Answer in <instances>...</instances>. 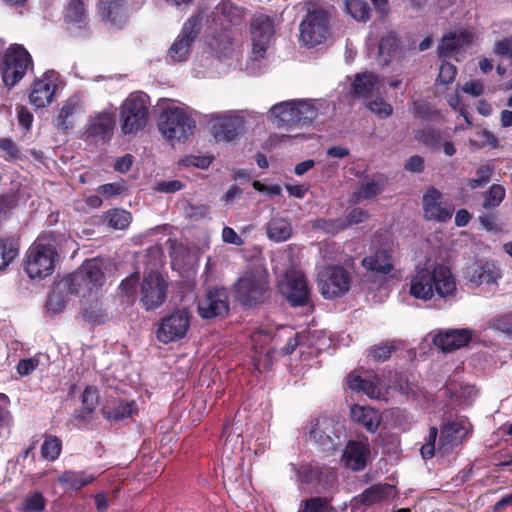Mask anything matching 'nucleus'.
I'll return each instance as SVG.
<instances>
[{"instance_id":"16","label":"nucleus","mask_w":512,"mask_h":512,"mask_svg":"<svg viewBox=\"0 0 512 512\" xmlns=\"http://www.w3.org/2000/svg\"><path fill=\"white\" fill-rule=\"evenodd\" d=\"M279 291L292 307H303L311 301L307 279L300 273L287 275L280 284Z\"/></svg>"},{"instance_id":"64","label":"nucleus","mask_w":512,"mask_h":512,"mask_svg":"<svg viewBox=\"0 0 512 512\" xmlns=\"http://www.w3.org/2000/svg\"><path fill=\"white\" fill-rule=\"evenodd\" d=\"M393 388L403 395H409L413 392L412 384L409 382L407 376L402 373L395 374Z\"/></svg>"},{"instance_id":"31","label":"nucleus","mask_w":512,"mask_h":512,"mask_svg":"<svg viewBox=\"0 0 512 512\" xmlns=\"http://www.w3.org/2000/svg\"><path fill=\"white\" fill-rule=\"evenodd\" d=\"M388 183V177L383 173H375L365 177L357 186L355 193L358 199L369 200L383 193Z\"/></svg>"},{"instance_id":"63","label":"nucleus","mask_w":512,"mask_h":512,"mask_svg":"<svg viewBox=\"0 0 512 512\" xmlns=\"http://www.w3.org/2000/svg\"><path fill=\"white\" fill-rule=\"evenodd\" d=\"M493 327L507 335L512 336V312L503 314L494 319Z\"/></svg>"},{"instance_id":"1","label":"nucleus","mask_w":512,"mask_h":512,"mask_svg":"<svg viewBox=\"0 0 512 512\" xmlns=\"http://www.w3.org/2000/svg\"><path fill=\"white\" fill-rule=\"evenodd\" d=\"M456 293V281L443 264L417 265L409 277V294L422 301L433 297L448 300Z\"/></svg>"},{"instance_id":"19","label":"nucleus","mask_w":512,"mask_h":512,"mask_svg":"<svg viewBox=\"0 0 512 512\" xmlns=\"http://www.w3.org/2000/svg\"><path fill=\"white\" fill-rule=\"evenodd\" d=\"M57 85L55 83L54 72L47 71L41 78H36L29 93V102L35 108H44L53 101Z\"/></svg>"},{"instance_id":"12","label":"nucleus","mask_w":512,"mask_h":512,"mask_svg":"<svg viewBox=\"0 0 512 512\" xmlns=\"http://www.w3.org/2000/svg\"><path fill=\"white\" fill-rule=\"evenodd\" d=\"M202 19L199 15L190 17L183 25L182 30L167 52V59L172 62L186 61L192 44L200 34Z\"/></svg>"},{"instance_id":"7","label":"nucleus","mask_w":512,"mask_h":512,"mask_svg":"<svg viewBox=\"0 0 512 512\" xmlns=\"http://www.w3.org/2000/svg\"><path fill=\"white\" fill-rule=\"evenodd\" d=\"M270 113L277 119L278 127L296 128L312 124L318 110L312 101L290 100L275 104Z\"/></svg>"},{"instance_id":"62","label":"nucleus","mask_w":512,"mask_h":512,"mask_svg":"<svg viewBox=\"0 0 512 512\" xmlns=\"http://www.w3.org/2000/svg\"><path fill=\"white\" fill-rule=\"evenodd\" d=\"M126 190L125 186L122 183H107L100 185L97 188V192L99 195H102L105 198H111L117 195L122 194Z\"/></svg>"},{"instance_id":"36","label":"nucleus","mask_w":512,"mask_h":512,"mask_svg":"<svg viewBox=\"0 0 512 512\" xmlns=\"http://www.w3.org/2000/svg\"><path fill=\"white\" fill-rule=\"evenodd\" d=\"M95 476L84 471H64L57 479V483L66 490H80L91 484Z\"/></svg>"},{"instance_id":"58","label":"nucleus","mask_w":512,"mask_h":512,"mask_svg":"<svg viewBox=\"0 0 512 512\" xmlns=\"http://www.w3.org/2000/svg\"><path fill=\"white\" fill-rule=\"evenodd\" d=\"M456 75V66L444 60L440 65L437 81L441 84H450L455 80Z\"/></svg>"},{"instance_id":"2","label":"nucleus","mask_w":512,"mask_h":512,"mask_svg":"<svg viewBox=\"0 0 512 512\" xmlns=\"http://www.w3.org/2000/svg\"><path fill=\"white\" fill-rule=\"evenodd\" d=\"M59 240V234L44 232L29 247L24 264L29 278L43 279L54 272L55 263L59 257Z\"/></svg>"},{"instance_id":"41","label":"nucleus","mask_w":512,"mask_h":512,"mask_svg":"<svg viewBox=\"0 0 512 512\" xmlns=\"http://www.w3.org/2000/svg\"><path fill=\"white\" fill-rule=\"evenodd\" d=\"M267 236L276 242L288 240L292 235L291 224L283 218H273L267 224Z\"/></svg>"},{"instance_id":"34","label":"nucleus","mask_w":512,"mask_h":512,"mask_svg":"<svg viewBox=\"0 0 512 512\" xmlns=\"http://www.w3.org/2000/svg\"><path fill=\"white\" fill-rule=\"evenodd\" d=\"M292 469L297 474L298 480L302 484L310 485L314 488L318 487L324 477V468L318 463H306L301 466L291 464Z\"/></svg>"},{"instance_id":"15","label":"nucleus","mask_w":512,"mask_h":512,"mask_svg":"<svg viewBox=\"0 0 512 512\" xmlns=\"http://www.w3.org/2000/svg\"><path fill=\"white\" fill-rule=\"evenodd\" d=\"M250 33L253 54L264 58L275 35L274 20L268 15H255L250 21Z\"/></svg>"},{"instance_id":"48","label":"nucleus","mask_w":512,"mask_h":512,"mask_svg":"<svg viewBox=\"0 0 512 512\" xmlns=\"http://www.w3.org/2000/svg\"><path fill=\"white\" fill-rule=\"evenodd\" d=\"M396 349L397 346L394 341H384L371 346L368 349V357L376 362H384L391 357Z\"/></svg>"},{"instance_id":"61","label":"nucleus","mask_w":512,"mask_h":512,"mask_svg":"<svg viewBox=\"0 0 512 512\" xmlns=\"http://www.w3.org/2000/svg\"><path fill=\"white\" fill-rule=\"evenodd\" d=\"M437 111L433 110L427 103L422 101H414L413 115L421 120H431Z\"/></svg>"},{"instance_id":"11","label":"nucleus","mask_w":512,"mask_h":512,"mask_svg":"<svg viewBox=\"0 0 512 512\" xmlns=\"http://www.w3.org/2000/svg\"><path fill=\"white\" fill-rule=\"evenodd\" d=\"M78 293L91 292L102 287L106 281L101 263L96 259H88L73 273L66 276Z\"/></svg>"},{"instance_id":"38","label":"nucleus","mask_w":512,"mask_h":512,"mask_svg":"<svg viewBox=\"0 0 512 512\" xmlns=\"http://www.w3.org/2000/svg\"><path fill=\"white\" fill-rule=\"evenodd\" d=\"M138 412L137 403L134 400H121L113 409L102 408V416L108 421L119 422L132 417Z\"/></svg>"},{"instance_id":"51","label":"nucleus","mask_w":512,"mask_h":512,"mask_svg":"<svg viewBox=\"0 0 512 512\" xmlns=\"http://www.w3.org/2000/svg\"><path fill=\"white\" fill-rule=\"evenodd\" d=\"M82 318L92 325L104 323L105 314L101 304L97 300L89 302L83 310Z\"/></svg>"},{"instance_id":"27","label":"nucleus","mask_w":512,"mask_h":512,"mask_svg":"<svg viewBox=\"0 0 512 512\" xmlns=\"http://www.w3.org/2000/svg\"><path fill=\"white\" fill-rule=\"evenodd\" d=\"M473 40L472 34L467 30L460 32H449L441 38L437 47L439 58H446L452 53L457 52L464 46L469 45Z\"/></svg>"},{"instance_id":"29","label":"nucleus","mask_w":512,"mask_h":512,"mask_svg":"<svg viewBox=\"0 0 512 512\" xmlns=\"http://www.w3.org/2000/svg\"><path fill=\"white\" fill-rule=\"evenodd\" d=\"M471 340V333L465 329L448 330L439 333L434 338V343L443 352H452L467 345Z\"/></svg>"},{"instance_id":"56","label":"nucleus","mask_w":512,"mask_h":512,"mask_svg":"<svg viewBox=\"0 0 512 512\" xmlns=\"http://www.w3.org/2000/svg\"><path fill=\"white\" fill-rule=\"evenodd\" d=\"M315 227L323 230L326 233L335 235L347 228V223L343 219H318Z\"/></svg>"},{"instance_id":"52","label":"nucleus","mask_w":512,"mask_h":512,"mask_svg":"<svg viewBox=\"0 0 512 512\" xmlns=\"http://www.w3.org/2000/svg\"><path fill=\"white\" fill-rule=\"evenodd\" d=\"M329 508L328 498L316 496L303 500L298 512H328Z\"/></svg>"},{"instance_id":"46","label":"nucleus","mask_w":512,"mask_h":512,"mask_svg":"<svg viewBox=\"0 0 512 512\" xmlns=\"http://www.w3.org/2000/svg\"><path fill=\"white\" fill-rule=\"evenodd\" d=\"M415 139L431 149H438L441 144L442 135L440 130L428 126L417 130L415 132Z\"/></svg>"},{"instance_id":"60","label":"nucleus","mask_w":512,"mask_h":512,"mask_svg":"<svg viewBox=\"0 0 512 512\" xmlns=\"http://www.w3.org/2000/svg\"><path fill=\"white\" fill-rule=\"evenodd\" d=\"M98 399L99 395L97 388L93 386H86L81 396L82 407H87L89 410H95L98 404Z\"/></svg>"},{"instance_id":"47","label":"nucleus","mask_w":512,"mask_h":512,"mask_svg":"<svg viewBox=\"0 0 512 512\" xmlns=\"http://www.w3.org/2000/svg\"><path fill=\"white\" fill-rule=\"evenodd\" d=\"M506 195L505 188L500 184H492L489 189L483 193V208L486 210H492L497 208Z\"/></svg>"},{"instance_id":"57","label":"nucleus","mask_w":512,"mask_h":512,"mask_svg":"<svg viewBox=\"0 0 512 512\" xmlns=\"http://www.w3.org/2000/svg\"><path fill=\"white\" fill-rule=\"evenodd\" d=\"M438 436V429L435 426H431L428 431L425 443L422 445L420 452L424 459H431L435 455L436 440Z\"/></svg>"},{"instance_id":"26","label":"nucleus","mask_w":512,"mask_h":512,"mask_svg":"<svg viewBox=\"0 0 512 512\" xmlns=\"http://www.w3.org/2000/svg\"><path fill=\"white\" fill-rule=\"evenodd\" d=\"M98 10L104 19L119 28L128 21L126 0H100Z\"/></svg>"},{"instance_id":"13","label":"nucleus","mask_w":512,"mask_h":512,"mask_svg":"<svg viewBox=\"0 0 512 512\" xmlns=\"http://www.w3.org/2000/svg\"><path fill=\"white\" fill-rule=\"evenodd\" d=\"M342 426L334 420L324 417L316 419L311 425L309 438L323 452H333L341 445Z\"/></svg>"},{"instance_id":"18","label":"nucleus","mask_w":512,"mask_h":512,"mask_svg":"<svg viewBox=\"0 0 512 512\" xmlns=\"http://www.w3.org/2000/svg\"><path fill=\"white\" fill-rule=\"evenodd\" d=\"M424 218L428 221L447 222L453 215L452 204L442 202V193L436 187H428L422 196Z\"/></svg>"},{"instance_id":"17","label":"nucleus","mask_w":512,"mask_h":512,"mask_svg":"<svg viewBox=\"0 0 512 512\" xmlns=\"http://www.w3.org/2000/svg\"><path fill=\"white\" fill-rule=\"evenodd\" d=\"M198 314L202 319L223 317L229 313V293L226 288H213L198 302Z\"/></svg>"},{"instance_id":"49","label":"nucleus","mask_w":512,"mask_h":512,"mask_svg":"<svg viewBox=\"0 0 512 512\" xmlns=\"http://www.w3.org/2000/svg\"><path fill=\"white\" fill-rule=\"evenodd\" d=\"M85 6L82 0H70L64 11L66 23H82L85 19Z\"/></svg>"},{"instance_id":"3","label":"nucleus","mask_w":512,"mask_h":512,"mask_svg":"<svg viewBox=\"0 0 512 512\" xmlns=\"http://www.w3.org/2000/svg\"><path fill=\"white\" fill-rule=\"evenodd\" d=\"M307 13L299 25V42L307 48L323 44L330 36L331 11L313 2L305 0Z\"/></svg>"},{"instance_id":"33","label":"nucleus","mask_w":512,"mask_h":512,"mask_svg":"<svg viewBox=\"0 0 512 512\" xmlns=\"http://www.w3.org/2000/svg\"><path fill=\"white\" fill-rule=\"evenodd\" d=\"M362 265L367 270L388 274L393 269L392 256L388 249L379 248L372 255L365 257Z\"/></svg>"},{"instance_id":"24","label":"nucleus","mask_w":512,"mask_h":512,"mask_svg":"<svg viewBox=\"0 0 512 512\" xmlns=\"http://www.w3.org/2000/svg\"><path fill=\"white\" fill-rule=\"evenodd\" d=\"M347 384L350 390L362 392L372 399H380L382 397V380L373 374L368 378L351 373L347 378Z\"/></svg>"},{"instance_id":"43","label":"nucleus","mask_w":512,"mask_h":512,"mask_svg":"<svg viewBox=\"0 0 512 512\" xmlns=\"http://www.w3.org/2000/svg\"><path fill=\"white\" fill-rule=\"evenodd\" d=\"M103 219L108 227L116 230H123L131 223L132 215L126 210L114 208L105 212Z\"/></svg>"},{"instance_id":"8","label":"nucleus","mask_w":512,"mask_h":512,"mask_svg":"<svg viewBox=\"0 0 512 512\" xmlns=\"http://www.w3.org/2000/svg\"><path fill=\"white\" fill-rule=\"evenodd\" d=\"M195 128V120L180 107L167 108L159 117L158 129L171 144L185 142Z\"/></svg>"},{"instance_id":"54","label":"nucleus","mask_w":512,"mask_h":512,"mask_svg":"<svg viewBox=\"0 0 512 512\" xmlns=\"http://www.w3.org/2000/svg\"><path fill=\"white\" fill-rule=\"evenodd\" d=\"M366 107L380 119L389 118L393 114V107L382 97L369 101Z\"/></svg>"},{"instance_id":"50","label":"nucleus","mask_w":512,"mask_h":512,"mask_svg":"<svg viewBox=\"0 0 512 512\" xmlns=\"http://www.w3.org/2000/svg\"><path fill=\"white\" fill-rule=\"evenodd\" d=\"M46 507V499L40 491H34L31 494L27 495L21 506L19 511L21 512H42Z\"/></svg>"},{"instance_id":"14","label":"nucleus","mask_w":512,"mask_h":512,"mask_svg":"<svg viewBox=\"0 0 512 512\" xmlns=\"http://www.w3.org/2000/svg\"><path fill=\"white\" fill-rule=\"evenodd\" d=\"M191 314L187 309H180L162 318L157 329V339L168 344L184 338L190 327Z\"/></svg>"},{"instance_id":"39","label":"nucleus","mask_w":512,"mask_h":512,"mask_svg":"<svg viewBox=\"0 0 512 512\" xmlns=\"http://www.w3.org/2000/svg\"><path fill=\"white\" fill-rule=\"evenodd\" d=\"M393 486L387 483H379L365 489L360 495V500L364 505H373L387 499L393 492Z\"/></svg>"},{"instance_id":"42","label":"nucleus","mask_w":512,"mask_h":512,"mask_svg":"<svg viewBox=\"0 0 512 512\" xmlns=\"http://www.w3.org/2000/svg\"><path fill=\"white\" fill-rule=\"evenodd\" d=\"M400 46V40L395 32H390L381 37L378 45V54L382 58L385 65H387L397 53Z\"/></svg>"},{"instance_id":"35","label":"nucleus","mask_w":512,"mask_h":512,"mask_svg":"<svg viewBox=\"0 0 512 512\" xmlns=\"http://www.w3.org/2000/svg\"><path fill=\"white\" fill-rule=\"evenodd\" d=\"M243 128V121L238 117H228L213 126V134L217 141L234 140Z\"/></svg>"},{"instance_id":"5","label":"nucleus","mask_w":512,"mask_h":512,"mask_svg":"<svg viewBox=\"0 0 512 512\" xmlns=\"http://www.w3.org/2000/svg\"><path fill=\"white\" fill-rule=\"evenodd\" d=\"M33 71L34 61L29 51L22 44L9 45L0 61L3 86L10 91Z\"/></svg>"},{"instance_id":"30","label":"nucleus","mask_w":512,"mask_h":512,"mask_svg":"<svg viewBox=\"0 0 512 512\" xmlns=\"http://www.w3.org/2000/svg\"><path fill=\"white\" fill-rule=\"evenodd\" d=\"M78 110L79 104L73 98L64 101L57 115L53 118L54 127L64 134L69 133L74 128Z\"/></svg>"},{"instance_id":"32","label":"nucleus","mask_w":512,"mask_h":512,"mask_svg":"<svg viewBox=\"0 0 512 512\" xmlns=\"http://www.w3.org/2000/svg\"><path fill=\"white\" fill-rule=\"evenodd\" d=\"M469 281L476 286L494 284L501 277L500 269L493 262L477 264L468 271Z\"/></svg>"},{"instance_id":"59","label":"nucleus","mask_w":512,"mask_h":512,"mask_svg":"<svg viewBox=\"0 0 512 512\" xmlns=\"http://www.w3.org/2000/svg\"><path fill=\"white\" fill-rule=\"evenodd\" d=\"M139 278V273L135 272L123 279L119 285L120 292L128 298L134 297Z\"/></svg>"},{"instance_id":"40","label":"nucleus","mask_w":512,"mask_h":512,"mask_svg":"<svg viewBox=\"0 0 512 512\" xmlns=\"http://www.w3.org/2000/svg\"><path fill=\"white\" fill-rule=\"evenodd\" d=\"M18 255V241L12 237H0V271H4Z\"/></svg>"},{"instance_id":"9","label":"nucleus","mask_w":512,"mask_h":512,"mask_svg":"<svg viewBox=\"0 0 512 512\" xmlns=\"http://www.w3.org/2000/svg\"><path fill=\"white\" fill-rule=\"evenodd\" d=\"M350 273L339 265H328L318 273V288L328 300L344 296L351 286Z\"/></svg>"},{"instance_id":"22","label":"nucleus","mask_w":512,"mask_h":512,"mask_svg":"<svg viewBox=\"0 0 512 512\" xmlns=\"http://www.w3.org/2000/svg\"><path fill=\"white\" fill-rule=\"evenodd\" d=\"M78 294L67 277H64L53 285L46 301V307L53 313L62 312L68 303L69 297Z\"/></svg>"},{"instance_id":"23","label":"nucleus","mask_w":512,"mask_h":512,"mask_svg":"<svg viewBox=\"0 0 512 512\" xmlns=\"http://www.w3.org/2000/svg\"><path fill=\"white\" fill-rule=\"evenodd\" d=\"M467 431L459 421L445 423L441 428L438 451L441 454L451 452L456 446L462 443Z\"/></svg>"},{"instance_id":"21","label":"nucleus","mask_w":512,"mask_h":512,"mask_svg":"<svg viewBox=\"0 0 512 512\" xmlns=\"http://www.w3.org/2000/svg\"><path fill=\"white\" fill-rule=\"evenodd\" d=\"M370 454V445L365 441H348L342 455V461L347 468L360 471L366 467L367 457Z\"/></svg>"},{"instance_id":"10","label":"nucleus","mask_w":512,"mask_h":512,"mask_svg":"<svg viewBox=\"0 0 512 512\" xmlns=\"http://www.w3.org/2000/svg\"><path fill=\"white\" fill-rule=\"evenodd\" d=\"M168 282L158 271H149L140 285V302L147 311L155 310L166 300Z\"/></svg>"},{"instance_id":"28","label":"nucleus","mask_w":512,"mask_h":512,"mask_svg":"<svg viewBox=\"0 0 512 512\" xmlns=\"http://www.w3.org/2000/svg\"><path fill=\"white\" fill-rule=\"evenodd\" d=\"M114 124L115 121L111 114L107 112L99 113L91 119L86 131L84 132V137L86 140L92 139L94 141H104L107 138H110Z\"/></svg>"},{"instance_id":"6","label":"nucleus","mask_w":512,"mask_h":512,"mask_svg":"<svg viewBox=\"0 0 512 512\" xmlns=\"http://www.w3.org/2000/svg\"><path fill=\"white\" fill-rule=\"evenodd\" d=\"M150 98L142 92H132L120 106L121 131L125 135L143 130L149 120Z\"/></svg>"},{"instance_id":"44","label":"nucleus","mask_w":512,"mask_h":512,"mask_svg":"<svg viewBox=\"0 0 512 512\" xmlns=\"http://www.w3.org/2000/svg\"><path fill=\"white\" fill-rule=\"evenodd\" d=\"M62 451V441L56 435L46 434L44 442L41 445V456L47 461H55L59 458Z\"/></svg>"},{"instance_id":"55","label":"nucleus","mask_w":512,"mask_h":512,"mask_svg":"<svg viewBox=\"0 0 512 512\" xmlns=\"http://www.w3.org/2000/svg\"><path fill=\"white\" fill-rule=\"evenodd\" d=\"M0 152L6 161H14L21 156L19 147L10 138H0Z\"/></svg>"},{"instance_id":"37","label":"nucleus","mask_w":512,"mask_h":512,"mask_svg":"<svg viewBox=\"0 0 512 512\" xmlns=\"http://www.w3.org/2000/svg\"><path fill=\"white\" fill-rule=\"evenodd\" d=\"M351 417L353 421L366 428L369 432H375L380 423L377 411L370 407L352 406Z\"/></svg>"},{"instance_id":"25","label":"nucleus","mask_w":512,"mask_h":512,"mask_svg":"<svg viewBox=\"0 0 512 512\" xmlns=\"http://www.w3.org/2000/svg\"><path fill=\"white\" fill-rule=\"evenodd\" d=\"M379 86V77L373 72L357 73L350 85L349 93L357 99L372 97Z\"/></svg>"},{"instance_id":"45","label":"nucleus","mask_w":512,"mask_h":512,"mask_svg":"<svg viewBox=\"0 0 512 512\" xmlns=\"http://www.w3.org/2000/svg\"><path fill=\"white\" fill-rule=\"evenodd\" d=\"M345 11L358 22H367L370 18V6L365 0H346Z\"/></svg>"},{"instance_id":"20","label":"nucleus","mask_w":512,"mask_h":512,"mask_svg":"<svg viewBox=\"0 0 512 512\" xmlns=\"http://www.w3.org/2000/svg\"><path fill=\"white\" fill-rule=\"evenodd\" d=\"M242 11L230 1H221L213 12V23L223 32H229L241 25Z\"/></svg>"},{"instance_id":"53","label":"nucleus","mask_w":512,"mask_h":512,"mask_svg":"<svg viewBox=\"0 0 512 512\" xmlns=\"http://www.w3.org/2000/svg\"><path fill=\"white\" fill-rule=\"evenodd\" d=\"M493 168L489 165H482L476 170V177L467 180V186L471 190L486 186L492 176Z\"/></svg>"},{"instance_id":"4","label":"nucleus","mask_w":512,"mask_h":512,"mask_svg":"<svg viewBox=\"0 0 512 512\" xmlns=\"http://www.w3.org/2000/svg\"><path fill=\"white\" fill-rule=\"evenodd\" d=\"M234 293L243 306L251 308L263 304L271 293L268 272L260 268L247 270L234 284Z\"/></svg>"}]
</instances>
